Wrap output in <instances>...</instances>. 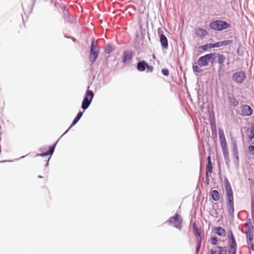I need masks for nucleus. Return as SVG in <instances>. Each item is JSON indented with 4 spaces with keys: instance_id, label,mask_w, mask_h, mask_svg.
Segmentation results:
<instances>
[{
    "instance_id": "obj_1",
    "label": "nucleus",
    "mask_w": 254,
    "mask_h": 254,
    "mask_svg": "<svg viewBox=\"0 0 254 254\" xmlns=\"http://www.w3.org/2000/svg\"><path fill=\"white\" fill-rule=\"evenodd\" d=\"M226 191V197L227 199V207L228 213L231 216H233L234 212V203L233 191L229 182L226 180L224 182Z\"/></svg>"
},
{
    "instance_id": "obj_2",
    "label": "nucleus",
    "mask_w": 254,
    "mask_h": 254,
    "mask_svg": "<svg viewBox=\"0 0 254 254\" xmlns=\"http://www.w3.org/2000/svg\"><path fill=\"white\" fill-rule=\"evenodd\" d=\"M209 26L212 30L221 31L229 28L230 24L223 20H216L211 22Z\"/></svg>"
},
{
    "instance_id": "obj_3",
    "label": "nucleus",
    "mask_w": 254,
    "mask_h": 254,
    "mask_svg": "<svg viewBox=\"0 0 254 254\" xmlns=\"http://www.w3.org/2000/svg\"><path fill=\"white\" fill-rule=\"evenodd\" d=\"M228 244L230 249L228 252L229 254H236L237 243L233 233L230 231L228 235Z\"/></svg>"
},
{
    "instance_id": "obj_4",
    "label": "nucleus",
    "mask_w": 254,
    "mask_h": 254,
    "mask_svg": "<svg viewBox=\"0 0 254 254\" xmlns=\"http://www.w3.org/2000/svg\"><path fill=\"white\" fill-rule=\"evenodd\" d=\"M232 78L237 84H242L246 78L245 72L242 70L236 71L232 74Z\"/></svg>"
},
{
    "instance_id": "obj_5",
    "label": "nucleus",
    "mask_w": 254,
    "mask_h": 254,
    "mask_svg": "<svg viewBox=\"0 0 254 254\" xmlns=\"http://www.w3.org/2000/svg\"><path fill=\"white\" fill-rule=\"evenodd\" d=\"M93 92L91 90H87L86 92V96L82 103L81 107L83 109L85 110L89 107L93 98Z\"/></svg>"
},
{
    "instance_id": "obj_6",
    "label": "nucleus",
    "mask_w": 254,
    "mask_h": 254,
    "mask_svg": "<svg viewBox=\"0 0 254 254\" xmlns=\"http://www.w3.org/2000/svg\"><path fill=\"white\" fill-rule=\"evenodd\" d=\"M169 223L173 225L174 227L179 229H181L182 225V219L178 214H176L174 216L171 217L168 220Z\"/></svg>"
},
{
    "instance_id": "obj_7",
    "label": "nucleus",
    "mask_w": 254,
    "mask_h": 254,
    "mask_svg": "<svg viewBox=\"0 0 254 254\" xmlns=\"http://www.w3.org/2000/svg\"><path fill=\"white\" fill-rule=\"evenodd\" d=\"M212 54H208L200 57L197 60V64L199 66H207L209 64V61H212Z\"/></svg>"
},
{
    "instance_id": "obj_8",
    "label": "nucleus",
    "mask_w": 254,
    "mask_h": 254,
    "mask_svg": "<svg viewBox=\"0 0 254 254\" xmlns=\"http://www.w3.org/2000/svg\"><path fill=\"white\" fill-rule=\"evenodd\" d=\"M193 230L194 232V234L195 235H197L198 238L197 239V245L196 249V253L197 254L199 252L200 247H201V237L200 235V230L197 226L196 224L195 223H193L192 225Z\"/></svg>"
},
{
    "instance_id": "obj_9",
    "label": "nucleus",
    "mask_w": 254,
    "mask_h": 254,
    "mask_svg": "<svg viewBox=\"0 0 254 254\" xmlns=\"http://www.w3.org/2000/svg\"><path fill=\"white\" fill-rule=\"evenodd\" d=\"M98 55L97 48L94 45V40H93L92 42L90 49V54L89 55V59L91 63H94L96 60Z\"/></svg>"
},
{
    "instance_id": "obj_10",
    "label": "nucleus",
    "mask_w": 254,
    "mask_h": 254,
    "mask_svg": "<svg viewBox=\"0 0 254 254\" xmlns=\"http://www.w3.org/2000/svg\"><path fill=\"white\" fill-rule=\"evenodd\" d=\"M240 114L244 116H250L253 114V110L248 105H243L240 107Z\"/></svg>"
},
{
    "instance_id": "obj_11",
    "label": "nucleus",
    "mask_w": 254,
    "mask_h": 254,
    "mask_svg": "<svg viewBox=\"0 0 254 254\" xmlns=\"http://www.w3.org/2000/svg\"><path fill=\"white\" fill-rule=\"evenodd\" d=\"M212 54V63H213L214 62V60L217 58V62L221 65H223L224 61L226 59L225 57L219 53H214Z\"/></svg>"
},
{
    "instance_id": "obj_12",
    "label": "nucleus",
    "mask_w": 254,
    "mask_h": 254,
    "mask_svg": "<svg viewBox=\"0 0 254 254\" xmlns=\"http://www.w3.org/2000/svg\"><path fill=\"white\" fill-rule=\"evenodd\" d=\"M228 101L230 106L236 107L239 105V102L234 97V95L229 94L228 95Z\"/></svg>"
},
{
    "instance_id": "obj_13",
    "label": "nucleus",
    "mask_w": 254,
    "mask_h": 254,
    "mask_svg": "<svg viewBox=\"0 0 254 254\" xmlns=\"http://www.w3.org/2000/svg\"><path fill=\"white\" fill-rule=\"evenodd\" d=\"M195 34L197 37L202 38L208 34V32L204 29L197 27L195 29Z\"/></svg>"
},
{
    "instance_id": "obj_14",
    "label": "nucleus",
    "mask_w": 254,
    "mask_h": 254,
    "mask_svg": "<svg viewBox=\"0 0 254 254\" xmlns=\"http://www.w3.org/2000/svg\"><path fill=\"white\" fill-rule=\"evenodd\" d=\"M207 160H208V163H207V164L206 167L205 177H206V179L208 180V178H209L208 174L209 173L211 174L212 172V163L211 162V159H210V156H208L207 157Z\"/></svg>"
},
{
    "instance_id": "obj_15",
    "label": "nucleus",
    "mask_w": 254,
    "mask_h": 254,
    "mask_svg": "<svg viewBox=\"0 0 254 254\" xmlns=\"http://www.w3.org/2000/svg\"><path fill=\"white\" fill-rule=\"evenodd\" d=\"M160 42L164 48H167L168 47V40L166 37L163 34L160 36Z\"/></svg>"
},
{
    "instance_id": "obj_16",
    "label": "nucleus",
    "mask_w": 254,
    "mask_h": 254,
    "mask_svg": "<svg viewBox=\"0 0 254 254\" xmlns=\"http://www.w3.org/2000/svg\"><path fill=\"white\" fill-rule=\"evenodd\" d=\"M132 58L131 52H125L124 53L123 62L124 63L130 62Z\"/></svg>"
},
{
    "instance_id": "obj_17",
    "label": "nucleus",
    "mask_w": 254,
    "mask_h": 254,
    "mask_svg": "<svg viewBox=\"0 0 254 254\" xmlns=\"http://www.w3.org/2000/svg\"><path fill=\"white\" fill-rule=\"evenodd\" d=\"M211 195L213 200L215 201H218L220 200V195L217 190H213L211 192Z\"/></svg>"
},
{
    "instance_id": "obj_18",
    "label": "nucleus",
    "mask_w": 254,
    "mask_h": 254,
    "mask_svg": "<svg viewBox=\"0 0 254 254\" xmlns=\"http://www.w3.org/2000/svg\"><path fill=\"white\" fill-rule=\"evenodd\" d=\"M146 65L147 64L143 61L139 62L137 65V69L140 71H143L145 69Z\"/></svg>"
},
{
    "instance_id": "obj_19",
    "label": "nucleus",
    "mask_w": 254,
    "mask_h": 254,
    "mask_svg": "<svg viewBox=\"0 0 254 254\" xmlns=\"http://www.w3.org/2000/svg\"><path fill=\"white\" fill-rule=\"evenodd\" d=\"M218 133L220 143L227 142L222 129H219Z\"/></svg>"
},
{
    "instance_id": "obj_20",
    "label": "nucleus",
    "mask_w": 254,
    "mask_h": 254,
    "mask_svg": "<svg viewBox=\"0 0 254 254\" xmlns=\"http://www.w3.org/2000/svg\"><path fill=\"white\" fill-rule=\"evenodd\" d=\"M215 229L217 235L220 236H225L226 231L223 228L221 227H218L215 228Z\"/></svg>"
},
{
    "instance_id": "obj_21",
    "label": "nucleus",
    "mask_w": 254,
    "mask_h": 254,
    "mask_svg": "<svg viewBox=\"0 0 254 254\" xmlns=\"http://www.w3.org/2000/svg\"><path fill=\"white\" fill-rule=\"evenodd\" d=\"M83 113L82 112H79L78 114L77 115L75 118L74 119L71 126L74 125L77 123V122L79 120V119L81 118V117L82 116Z\"/></svg>"
},
{
    "instance_id": "obj_22",
    "label": "nucleus",
    "mask_w": 254,
    "mask_h": 254,
    "mask_svg": "<svg viewBox=\"0 0 254 254\" xmlns=\"http://www.w3.org/2000/svg\"><path fill=\"white\" fill-rule=\"evenodd\" d=\"M248 136L251 141L254 138V130L253 129H250L248 130Z\"/></svg>"
},
{
    "instance_id": "obj_23",
    "label": "nucleus",
    "mask_w": 254,
    "mask_h": 254,
    "mask_svg": "<svg viewBox=\"0 0 254 254\" xmlns=\"http://www.w3.org/2000/svg\"><path fill=\"white\" fill-rule=\"evenodd\" d=\"M247 240H253L254 235L252 231H249L246 232Z\"/></svg>"
},
{
    "instance_id": "obj_24",
    "label": "nucleus",
    "mask_w": 254,
    "mask_h": 254,
    "mask_svg": "<svg viewBox=\"0 0 254 254\" xmlns=\"http://www.w3.org/2000/svg\"><path fill=\"white\" fill-rule=\"evenodd\" d=\"M211 44H205L202 45L199 47V48L202 49L204 51H206L208 49H212Z\"/></svg>"
},
{
    "instance_id": "obj_25",
    "label": "nucleus",
    "mask_w": 254,
    "mask_h": 254,
    "mask_svg": "<svg viewBox=\"0 0 254 254\" xmlns=\"http://www.w3.org/2000/svg\"><path fill=\"white\" fill-rule=\"evenodd\" d=\"M54 149H55V145H53L50 147V149L47 152H46V153H44V154H42L41 155V156H45V155H49L52 154L54 151Z\"/></svg>"
},
{
    "instance_id": "obj_26",
    "label": "nucleus",
    "mask_w": 254,
    "mask_h": 254,
    "mask_svg": "<svg viewBox=\"0 0 254 254\" xmlns=\"http://www.w3.org/2000/svg\"><path fill=\"white\" fill-rule=\"evenodd\" d=\"M219 249V254H227V250L226 247H217Z\"/></svg>"
},
{
    "instance_id": "obj_27",
    "label": "nucleus",
    "mask_w": 254,
    "mask_h": 254,
    "mask_svg": "<svg viewBox=\"0 0 254 254\" xmlns=\"http://www.w3.org/2000/svg\"><path fill=\"white\" fill-rule=\"evenodd\" d=\"M113 48L111 45H107L105 49V52L106 53L109 54L113 50Z\"/></svg>"
},
{
    "instance_id": "obj_28",
    "label": "nucleus",
    "mask_w": 254,
    "mask_h": 254,
    "mask_svg": "<svg viewBox=\"0 0 254 254\" xmlns=\"http://www.w3.org/2000/svg\"><path fill=\"white\" fill-rule=\"evenodd\" d=\"M222 152H223V154L224 157L225 159V160L228 159L229 156L228 149H225V150H223Z\"/></svg>"
},
{
    "instance_id": "obj_29",
    "label": "nucleus",
    "mask_w": 254,
    "mask_h": 254,
    "mask_svg": "<svg viewBox=\"0 0 254 254\" xmlns=\"http://www.w3.org/2000/svg\"><path fill=\"white\" fill-rule=\"evenodd\" d=\"M222 152H223V154L224 157L225 159V160L228 159L229 156L228 149H225V150H223Z\"/></svg>"
},
{
    "instance_id": "obj_30",
    "label": "nucleus",
    "mask_w": 254,
    "mask_h": 254,
    "mask_svg": "<svg viewBox=\"0 0 254 254\" xmlns=\"http://www.w3.org/2000/svg\"><path fill=\"white\" fill-rule=\"evenodd\" d=\"M221 44H222V46H227L228 45H230L233 42L232 40H225V41H221Z\"/></svg>"
},
{
    "instance_id": "obj_31",
    "label": "nucleus",
    "mask_w": 254,
    "mask_h": 254,
    "mask_svg": "<svg viewBox=\"0 0 254 254\" xmlns=\"http://www.w3.org/2000/svg\"><path fill=\"white\" fill-rule=\"evenodd\" d=\"M211 45H212V48H218V47H222V44H221V42H217L215 44H211Z\"/></svg>"
},
{
    "instance_id": "obj_32",
    "label": "nucleus",
    "mask_w": 254,
    "mask_h": 254,
    "mask_svg": "<svg viewBox=\"0 0 254 254\" xmlns=\"http://www.w3.org/2000/svg\"><path fill=\"white\" fill-rule=\"evenodd\" d=\"M220 144L222 150L228 149L227 142L220 143Z\"/></svg>"
},
{
    "instance_id": "obj_33",
    "label": "nucleus",
    "mask_w": 254,
    "mask_h": 254,
    "mask_svg": "<svg viewBox=\"0 0 254 254\" xmlns=\"http://www.w3.org/2000/svg\"><path fill=\"white\" fill-rule=\"evenodd\" d=\"M193 71L199 73L202 71L198 65H193Z\"/></svg>"
},
{
    "instance_id": "obj_34",
    "label": "nucleus",
    "mask_w": 254,
    "mask_h": 254,
    "mask_svg": "<svg viewBox=\"0 0 254 254\" xmlns=\"http://www.w3.org/2000/svg\"><path fill=\"white\" fill-rule=\"evenodd\" d=\"M248 150L252 155H254V146L250 145L248 147Z\"/></svg>"
},
{
    "instance_id": "obj_35",
    "label": "nucleus",
    "mask_w": 254,
    "mask_h": 254,
    "mask_svg": "<svg viewBox=\"0 0 254 254\" xmlns=\"http://www.w3.org/2000/svg\"><path fill=\"white\" fill-rule=\"evenodd\" d=\"M217 239L216 238L214 237H212L211 238V244L214 245H216L217 243Z\"/></svg>"
},
{
    "instance_id": "obj_36",
    "label": "nucleus",
    "mask_w": 254,
    "mask_h": 254,
    "mask_svg": "<svg viewBox=\"0 0 254 254\" xmlns=\"http://www.w3.org/2000/svg\"><path fill=\"white\" fill-rule=\"evenodd\" d=\"M162 73L165 76H168L169 74V71L168 69L163 68L162 69Z\"/></svg>"
},
{
    "instance_id": "obj_37",
    "label": "nucleus",
    "mask_w": 254,
    "mask_h": 254,
    "mask_svg": "<svg viewBox=\"0 0 254 254\" xmlns=\"http://www.w3.org/2000/svg\"><path fill=\"white\" fill-rule=\"evenodd\" d=\"M247 244L249 248H253L254 245L253 240H247Z\"/></svg>"
},
{
    "instance_id": "obj_38",
    "label": "nucleus",
    "mask_w": 254,
    "mask_h": 254,
    "mask_svg": "<svg viewBox=\"0 0 254 254\" xmlns=\"http://www.w3.org/2000/svg\"><path fill=\"white\" fill-rule=\"evenodd\" d=\"M146 68H147V69L148 71H150V72H152L153 71V67L152 66H151V65H149L147 64L146 65Z\"/></svg>"
},
{
    "instance_id": "obj_39",
    "label": "nucleus",
    "mask_w": 254,
    "mask_h": 254,
    "mask_svg": "<svg viewBox=\"0 0 254 254\" xmlns=\"http://www.w3.org/2000/svg\"><path fill=\"white\" fill-rule=\"evenodd\" d=\"M209 254H215V252L213 250H210L209 251Z\"/></svg>"
},
{
    "instance_id": "obj_40",
    "label": "nucleus",
    "mask_w": 254,
    "mask_h": 254,
    "mask_svg": "<svg viewBox=\"0 0 254 254\" xmlns=\"http://www.w3.org/2000/svg\"><path fill=\"white\" fill-rule=\"evenodd\" d=\"M254 205V200L253 199H252V208H253Z\"/></svg>"
},
{
    "instance_id": "obj_41",
    "label": "nucleus",
    "mask_w": 254,
    "mask_h": 254,
    "mask_svg": "<svg viewBox=\"0 0 254 254\" xmlns=\"http://www.w3.org/2000/svg\"><path fill=\"white\" fill-rule=\"evenodd\" d=\"M39 178H42V177L41 176H39Z\"/></svg>"
}]
</instances>
